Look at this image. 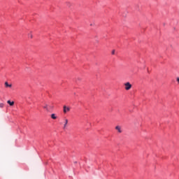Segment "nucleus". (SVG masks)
Listing matches in <instances>:
<instances>
[{
  "label": "nucleus",
  "mask_w": 179,
  "mask_h": 179,
  "mask_svg": "<svg viewBox=\"0 0 179 179\" xmlns=\"http://www.w3.org/2000/svg\"><path fill=\"white\" fill-rule=\"evenodd\" d=\"M125 90H131L132 85L129 82L124 83Z\"/></svg>",
  "instance_id": "f257e3e1"
},
{
  "label": "nucleus",
  "mask_w": 179,
  "mask_h": 179,
  "mask_svg": "<svg viewBox=\"0 0 179 179\" xmlns=\"http://www.w3.org/2000/svg\"><path fill=\"white\" fill-rule=\"evenodd\" d=\"M63 111L64 114H66V113H69V111H71V108L69 107H66V106H64L63 107Z\"/></svg>",
  "instance_id": "f03ea898"
},
{
  "label": "nucleus",
  "mask_w": 179,
  "mask_h": 179,
  "mask_svg": "<svg viewBox=\"0 0 179 179\" xmlns=\"http://www.w3.org/2000/svg\"><path fill=\"white\" fill-rule=\"evenodd\" d=\"M115 129H116V131H117V132H119V134L122 133V129H121V127L120 126H116Z\"/></svg>",
  "instance_id": "7ed1b4c3"
},
{
  "label": "nucleus",
  "mask_w": 179,
  "mask_h": 179,
  "mask_svg": "<svg viewBox=\"0 0 179 179\" xmlns=\"http://www.w3.org/2000/svg\"><path fill=\"white\" fill-rule=\"evenodd\" d=\"M65 122L63 127V129H66V126L68 125V119H65L64 120Z\"/></svg>",
  "instance_id": "20e7f679"
},
{
  "label": "nucleus",
  "mask_w": 179,
  "mask_h": 179,
  "mask_svg": "<svg viewBox=\"0 0 179 179\" xmlns=\"http://www.w3.org/2000/svg\"><path fill=\"white\" fill-rule=\"evenodd\" d=\"M48 107H50V106H48V104L45 103L43 108L46 110L47 111H50V109L48 108Z\"/></svg>",
  "instance_id": "39448f33"
},
{
  "label": "nucleus",
  "mask_w": 179,
  "mask_h": 179,
  "mask_svg": "<svg viewBox=\"0 0 179 179\" xmlns=\"http://www.w3.org/2000/svg\"><path fill=\"white\" fill-rule=\"evenodd\" d=\"M4 85L6 87H12V84L8 85V82H6Z\"/></svg>",
  "instance_id": "423d86ee"
},
{
  "label": "nucleus",
  "mask_w": 179,
  "mask_h": 179,
  "mask_svg": "<svg viewBox=\"0 0 179 179\" xmlns=\"http://www.w3.org/2000/svg\"><path fill=\"white\" fill-rule=\"evenodd\" d=\"M51 118H52V120H57V115H55V113H52V114L51 115Z\"/></svg>",
  "instance_id": "0eeeda50"
},
{
  "label": "nucleus",
  "mask_w": 179,
  "mask_h": 179,
  "mask_svg": "<svg viewBox=\"0 0 179 179\" xmlns=\"http://www.w3.org/2000/svg\"><path fill=\"white\" fill-rule=\"evenodd\" d=\"M7 103L8 104H9V106H13L15 104L14 101H8Z\"/></svg>",
  "instance_id": "6e6552de"
},
{
  "label": "nucleus",
  "mask_w": 179,
  "mask_h": 179,
  "mask_svg": "<svg viewBox=\"0 0 179 179\" xmlns=\"http://www.w3.org/2000/svg\"><path fill=\"white\" fill-rule=\"evenodd\" d=\"M28 37H29V38H33V34H29Z\"/></svg>",
  "instance_id": "1a4fd4ad"
},
{
  "label": "nucleus",
  "mask_w": 179,
  "mask_h": 179,
  "mask_svg": "<svg viewBox=\"0 0 179 179\" xmlns=\"http://www.w3.org/2000/svg\"><path fill=\"white\" fill-rule=\"evenodd\" d=\"M3 103H0V108H3Z\"/></svg>",
  "instance_id": "9d476101"
},
{
  "label": "nucleus",
  "mask_w": 179,
  "mask_h": 179,
  "mask_svg": "<svg viewBox=\"0 0 179 179\" xmlns=\"http://www.w3.org/2000/svg\"><path fill=\"white\" fill-rule=\"evenodd\" d=\"M114 54H115V50H112V55H114Z\"/></svg>",
  "instance_id": "9b49d317"
}]
</instances>
